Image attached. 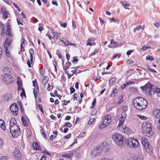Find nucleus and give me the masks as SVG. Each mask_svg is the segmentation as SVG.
I'll use <instances>...</instances> for the list:
<instances>
[{
	"mask_svg": "<svg viewBox=\"0 0 160 160\" xmlns=\"http://www.w3.org/2000/svg\"><path fill=\"white\" fill-rule=\"evenodd\" d=\"M132 103L134 107L139 110L146 108L148 105V101L141 97H138L133 100Z\"/></svg>",
	"mask_w": 160,
	"mask_h": 160,
	"instance_id": "obj_1",
	"label": "nucleus"
},
{
	"mask_svg": "<svg viewBox=\"0 0 160 160\" xmlns=\"http://www.w3.org/2000/svg\"><path fill=\"white\" fill-rule=\"evenodd\" d=\"M10 132L14 138H17L20 133V128L18 125L16 120L12 118L9 121Z\"/></svg>",
	"mask_w": 160,
	"mask_h": 160,
	"instance_id": "obj_2",
	"label": "nucleus"
},
{
	"mask_svg": "<svg viewBox=\"0 0 160 160\" xmlns=\"http://www.w3.org/2000/svg\"><path fill=\"white\" fill-rule=\"evenodd\" d=\"M151 127V123L148 121L145 122L142 124V132L144 134L148 137H150L152 135Z\"/></svg>",
	"mask_w": 160,
	"mask_h": 160,
	"instance_id": "obj_3",
	"label": "nucleus"
},
{
	"mask_svg": "<svg viewBox=\"0 0 160 160\" xmlns=\"http://www.w3.org/2000/svg\"><path fill=\"white\" fill-rule=\"evenodd\" d=\"M127 145L130 148H136L139 146V143L138 140L134 138H128L126 142Z\"/></svg>",
	"mask_w": 160,
	"mask_h": 160,
	"instance_id": "obj_4",
	"label": "nucleus"
},
{
	"mask_svg": "<svg viewBox=\"0 0 160 160\" xmlns=\"http://www.w3.org/2000/svg\"><path fill=\"white\" fill-rule=\"evenodd\" d=\"M112 138L116 143L120 147H122L124 143L123 137L120 134H115L113 135L112 136Z\"/></svg>",
	"mask_w": 160,
	"mask_h": 160,
	"instance_id": "obj_5",
	"label": "nucleus"
},
{
	"mask_svg": "<svg viewBox=\"0 0 160 160\" xmlns=\"http://www.w3.org/2000/svg\"><path fill=\"white\" fill-rule=\"evenodd\" d=\"M111 121V116L110 115L105 116L102 121L99 125V128L101 129L108 126L110 124Z\"/></svg>",
	"mask_w": 160,
	"mask_h": 160,
	"instance_id": "obj_6",
	"label": "nucleus"
},
{
	"mask_svg": "<svg viewBox=\"0 0 160 160\" xmlns=\"http://www.w3.org/2000/svg\"><path fill=\"white\" fill-rule=\"evenodd\" d=\"M141 141L146 151L149 153L151 152L152 148L149 145L147 139L145 138H142L141 139Z\"/></svg>",
	"mask_w": 160,
	"mask_h": 160,
	"instance_id": "obj_7",
	"label": "nucleus"
},
{
	"mask_svg": "<svg viewBox=\"0 0 160 160\" xmlns=\"http://www.w3.org/2000/svg\"><path fill=\"white\" fill-rule=\"evenodd\" d=\"M2 100L5 104H9L13 102L12 96L9 93H6L3 96Z\"/></svg>",
	"mask_w": 160,
	"mask_h": 160,
	"instance_id": "obj_8",
	"label": "nucleus"
},
{
	"mask_svg": "<svg viewBox=\"0 0 160 160\" xmlns=\"http://www.w3.org/2000/svg\"><path fill=\"white\" fill-rule=\"evenodd\" d=\"M2 79L7 84H10L12 82L11 76L9 74H3L1 77Z\"/></svg>",
	"mask_w": 160,
	"mask_h": 160,
	"instance_id": "obj_9",
	"label": "nucleus"
},
{
	"mask_svg": "<svg viewBox=\"0 0 160 160\" xmlns=\"http://www.w3.org/2000/svg\"><path fill=\"white\" fill-rule=\"evenodd\" d=\"M98 147L101 152L102 151L108 152L110 150V145L106 142L101 143Z\"/></svg>",
	"mask_w": 160,
	"mask_h": 160,
	"instance_id": "obj_10",
	"label": "nucleus"
},
{
	"mask_svg": "<svg viewBox=\"0 0 160 160\" xmlns=\"http://www.w3.org/2000/svg\"><path fill=\"white\" fill-rule=\"evenodd\" d=\"M10 109L14 115H18V107L16 103L12 104L10 107Z\"/></svg>",
	"mask_w": 160,
	"mask_h": 160,
	"instance_id": "obj_11",
	"label": "nucleus"
},
{
	"mask_svg": "<svg viewBox=\"0 0 160 160\" xmlns=\"http://www.w3.org/2000/svg\"><path fill=\"white\" fill-rule=\"evenodd\" d=\"M101 152V150L98 146L96 148H93L92 149L90 154L92 157H95L98 155Z\"/></svg>",
	"mask_w": 160,
	"mask_h": 160,
	"instance_id": "obj_12",
	"label": "nucleus"
},
{
	"mask_svg": "<svg viewBox=\"0 0 160 160\" xmlns=\"http://www.w3.org/2000/svg\"><path fill=\"white\" fill-rule=\"evenodd\" d=\"M12 41V39L9 38H6L4 43L5 49L6 50L7 49H8V47H9L11 45Z\"/></svg>",
	"mask_w": 160,
	"mask_h": 160,
	"instance_id": "obj_13",
	"label": "nucleus"
},
{
	"mask_svg": "<svg viewBox=\"0 0 160 160\" xmlns=\"http://www.w3.org/2000/svg\"><path fill=\"white\" fill-rule=\"evenodd\" d=\"M152 85L149 82H148L144 86L142 87V89L144 91H149L152 89Z\"/></svg>",
	"mask_w": 160,
	"mask_h": 160,
	"instance_id": "obj_14",
	"label": "nucleus"
},
{
	"mask_svg": "<svg viewBox=\"0 0 160 160\" xmlns=\"http://www.w3.org/2000/svg\"><path fill=\"white\" fill-rule=\"evenodd\" d=\"M120 131L124 132H127L129 130V128L128 127L124 125H123L120 127H118Z\"/></svg>",
	"mask_w": 160,
	"mask_h": 160,
	"instance_id": "obj_15",
	"label": "nucleus"
},
{
	"mask_svg": "<svg viewBox=\"0 0 160 160\" xmlns=\"http://www.w3.org/2000/svg\"><path fill=\"white\" fill-rule=\"evenodd\" d=\"M13 154L16 158H20L21 157V154L19 152V150L17 148H16L15 149Z\"/></svg>",
	"mask_w": 160,
	"mask_h": 160,
	"instance_id": "obj_16",
	"label": "nucleus"
},
{
	"mask_svg": "<svg viewBox=\"0 0 160 160\" xmlns=\"http://www.w3.org/2000/svg\"><path fill=\"white\" fill-rule=\"evenodd\" d=\"M1 9L2 12V17L4 19H6L8 17V13L6 11L5 9L4 8H2Z\"/></svg>",
	"mask_w": 160,
	"mask_h": 160,
	"instance_id": "obj_17",
	"label": "nucleus"
},
{
	"mask_svg": "<svg viewBox=\"0 0 160 160\" xmlns=\"http://www.w3.org/2000/svg\"><path fill=\"white\" fill-rule=\"evenodd\" d=\"M134 158L135 160H142L143 159V155L141 154H138L136 155Z\"/></svg>",
	"mask_w": 160,
	"mask_h": 160,
	"instance_id": "obj_18",
	"label": "nucleus"
},
{
	"mask_svg": "<svg viewBox=\"0 0 160 160\" xmlns=\"http://www.w3.org/2000/svg\"><path fill=\"white\" fill-rule=\"evenodd\" d=\"M32 146L33 148L36 150H40V148L38 143L36 142H34L32 143Z\"/></svg>",
	"mask_w": 160,
	"mask_h": 160,
	"instance_id": "obj_19",
	"label": "nucleus"
},
{
	"mask_svg": "<svg viewBox=\"0 0 160 160\" xmlns=\"http://www.w3.org/2000/svg\"><path fill=\"white\" fill-rule=\"evenodd\" d=\"M54 37V39L55 40H57L60 36L61 34L59 33H57L55 32L52 33Z\"/></svg>",
	"mask_w": 160,
	"mask_h": 160,
	"instance_id": "obj_20",
	"label": "nucleus"
},
{
	"mask_svg": "<svg viewBox=\"0 0 160 160\" xmlns=\"http://www.w3.org/2000/svg\"><path fill=\"white\" fill-rule=\"evenodd\" d=\"M0 127L3 130H5V123L4 121L2 120H0Z\"/></svg>",
	"mask_w": 160,
	"mask_h": 160,
	"instance_id": "obj_21",
	"label": "nucleus"
},
{
	"mask_svg": "<svg viewBox=\"0 0 160 160\" xmlns=\"http://www.w3.org/2000/svg\"><path fill=\"white\" fill-rule=\"evenodd\" d=\"M144 25L143 24V25H139L137 26L136 28H134V30L135 32L136 31L140 30H143L144 29Z\"/></svg>",
	"mask_w": 160,
	"mask_h": 160,
	"instance_id": "obj_22",
	"label": "nucleus"
},
{
	"mask_svg": "<svg viewBox=\"0 0 160 160\" xmlns=\"http://www.w3.org/2000/svg\"><path fill=\"white\" fill-rule=\"evenodd\" d=\"M71 63L70 62H68L66 63L65 65H63V68L64 70H67L70 66Z\"/></svg>",
	"mask_w": 160,
	"mask_h": 160,
	"instance_id": "obj_23",
	"label": "nucleus"
},
{
	"mask_svg": "<svg viewBox=\"0 0 160 160\" xmlns=\"http://www.w3.org/2000/svg\"><path fill=\"white\" fill-rule=\"evenodd\" d=\"M39 91V88L38 86H37L36 88H35L33 90V93L34 94V97L36 98L37 96V94L38 93Z\"/></svg>",
	"mask_w": 160,
	"mask_h": 160,
	"instance_id": "obj_24",
	"label": "nucleus"
},
{
	"mask_svg": "<svg viewBox=\"0 0 160 160\" xmlns=\"http://www.w3.org/2000/svg\"><path fill=\"white\" fill-rule=\"evenodd\" d=\"M73 152H71L69 153H67L66 154L62 155V156L63 157H65L67 158H70L72 157L73 156Z\"/></svg>",
	"mask_w": 160,
	"mask_h": 160,
	"instance_id": "obj_25",
	"label": "nucleus"
},
{
	"mask_svg": "<svg viewBox=\"0 0 160 160\" xmlns=\"http://www.w3.org/2000/svg\"><path fill=\"white\" fill-rule=\"evenodd\" d=\"M5 51L6 56L9 58L12 59V57L9 52V51L8 50V49H7V50L5 49Z\"/></svg>",
	"mask_w": 160,
	"mask_h": 160,
	"instance_id": "obj_26",
	"label": "nucleus"
},
{
	"mask_svg": "<svg viewBox=\"0 0 160 160\" xmlns=\"http://www.w3.org/2000/svg\"><path fill=\"white\" fill-rule=\"evenodd\" d=\"M125 118H123L122 117H120L119 118V122L118 126V127H120L122 125V124L124 122V121L125 120Z\"/></svg>",
	"mask_w": 160,
	"mask_h": 160,
	"instance_id": "obj_27",
	"label": "nucleus"
},
{
	"mask_svg": "<svg viewBox=\"0 0 160 160\" xmlns=\"http://www.w3.org/2000/svg\"><path fill=\"white\" fill-rule=\"evenodd\" d=\"M49 78L48 77L46 76L44 77L42 80V83L43 84L45 85L47 83L48 81V80Z\"/></svg>",
	"mask_w": 160,
	"mask_h": 160,
	"instance_id": "obj_28",
	"label": "nucleus"
},
{
	"mask_svg": "<svg viewBox=\"0 0 160 160\" xmlns=\"http://www.w3.org/2000/svg\"><path fill=\"white\" fill-rule=\"evenodd\" d=\"M117 92V90L116 88H113L112 89V92L110 96L111 97H113L115 96L114 93H116Z\"/></svg>",
	"mask_w": 160,
	"mask_h": 160,
	"instance_id": "obj_29",
	"label": "nucleus"
},
{
	"mask_svg": "<svg viewBox=\"0 0 160 160\" xmlns=\"http://www.w3.org/2000/svg\"><path fill=\"white\" fill-rule=\"evenodd\" d=\"M0 28L1 29V32L2 35H3L5 33L4 27L2 24H0Z\"/></svg>",
	"mask_w": 160,
	"mask_h": 160,
	"instance_id": "obj_30",
	"label": "nucleus"
},
{
	"mask_svg": "<svg viewBox=\"0 0 160 160\" xmlns=\"http://www.w3.org/2000/svg\"><path fill=\"white\" fill-rule=\"evenodd\" d=\"M116 81V79L115 78H111L109 81V84L112 85L115 83Z\"/></svg>",
	"mask_w": 160,
	"mask_h": 160,
	"instance_id": "obj_31",
	"label": "nucleus"
},
{
	"mask_svg": "<svg viewBox=\"0 0 160 160\" xmlns=\"http://www.w3.org/2000/svg\"><path fill=\"white\" fill-rule=\"evenodd\" d=\"M20 95L22 97H26V95L24 89H22V90L21 91Z\"/></svg>",
	"mask_w": 160,
	"mask_h": 160,
	"instance_id": "obj_32",
	"label": "nucleus"
},
{
	"mask_svg": "<svg viewBox=\"0 0 160 160\" xmlns=\"http://www.w3.org/2000/svg\"><path fill=\"white\" fill-rule=\"evenodd\" d=\"M17 84L18 86H22V83L21 81L19 79V78H17Z\"/></svg>",
	"mask_w": 160,
	"mask_h": 160,
	"instance_id": "obj_33",
	"label": "nucleus"
},
{
	"mask_svg": "<svg viewBox=\"0 0 160 160\" xmlns=\"http://www.w3.org/2000/svg\"><path fill=\"white\" fill-rule=\"evenodd\" d=\"M59 23L61 26H62V27L66 28L67 27V23L66 22L64 23H63L61 21H60Z\"/></svg>",
	"mask_w": 160,
	"mask_h": 160,
	"instance_id": "obj_34",
	"label": "nucleus"
},
{
	"mask_svg": "<svg viewBox=\"0 0 160 160\" xmlns=\"http://www.w3.org/2000/svg\"><path fill=\"white\" fill-rule=\"evenodd\" d=\"M4 142L3 140L0 138V149L2 148L3 147Z\"/></svg>",
	"mask_w": 160,
	"mask_h": 160,
	"instance_id": "obj_35",
	"label": "nucleus"
},
{
	"mask_svg": "<svg viewBox=\"0 0 160 160\" xmlns=\"http://www.w3.org/2000/svg\"><path fill=\"white\" fill-rule=\"evenodd\" d=\"M123 118H126V115L125 112H122L121 114V117Z\"/></svg>",
	"mask_w": 160,
	"mask_h": 160,
	"instance_id": "obj_36",
	"label": "nucleus"
},
{
	"mask_svg": "<svg viewBox=\"0 0 160 160\" xmlns=\"http://www.w3.org/2000/svg\"><path fill=\"white\" fill-rule=\"evenodd\" d=\"M64 126L71 127L72 126V124L70 122H67L64 124Z\"/></svg>",
	"mask_w": 160,
	"mask_h": 160,
	"instance_id": "obj_37",
	"label": "nucleus"
},
{
	"mask_svg": "<svg viewBox=\"0 0 160 160\" xmlns=\"http://www.w3.org/2000/svg\"><path fill=\"white\" fill-rule=\"evenodd\" d=\"M146 59L147 60H152L153 59V57L151 56H149L148 55L146 57Z\"/></svg>",
	"mask_w": 160,
	"mask_h": 160,
	"instance_id": "obj_38",
	"label": "nucleus"
},
{
	"mask_svg": "<svg viewBox=\"0 0 160 160\" xmlns=\"http://www.w3.org/2000/svg\"><path fill=\"white\" fill-rule=\"evenodd\" d=\"M6 33V35H9V36H12L11 35V30L10 29H7Z\"/></svg>",
	"mask_w": 160,
	"mask_h": 160,
	"instance_id": "obj_39",
	"label": "nucleus"
},
{
	"mask_svg": "<svg viewBox=\"0 0 160 160\" xmlns=\"http://www.w3.org/2000/svg\"><path fill=\"white\" fill-rule=\"evenodd\" d=\"M38 108L40 110V111L42 112L43 113V111L42 108V107L41 105L39 104L38 106Z\"/></svg>",
	"mask_w": 160,
	"mask_h": 160,
	"instance_id": "obj_40",
	"label": "nucleus"
},
{
	"mask_svg": "<svg viewBox=\"0 0 160 160\" xmlns=\"http://www.w3.org/2000/svg\"><path fill=\"white\" fill-rule=\"evenodd\" d=\"M138 117L141 119L142 120H146L147 118L144 116L138 115Z\"/></svg>",
	"mask_w": 160,
	"mask_h": 160,
	"instance_id": "obj_41",
	"label": "nucleus"
},
{
	"mask_svg": "<svg viewBox=\"0 0 160 160\" xmlns=\"http://www.w3.org/2000/svg\"><path fill=\"white\" fill-rule=\"evenodd\" d=\"M21 121L23 125L26 126L27 125V124H26L25 122V121L24 117H22L21 118Z\"/></svg>",
	"mask_w": 160,
	"mask_h": 160,
	"instance_id": "obj_42",
	"label": "nucleus"
},
{
	"mask_svg": "<svg viewBox=\"0 0 160 160\" xmlns=\"http://www.w3.org/2000/svg\"><path fill=\"white\" fill-rule=\"evenodd\" d=\"M8 158V157L7 156H2L0 158L1 160H7Z\"/></svg>",
	"mask_w": 160,
	"mask_h": 160,
	"instance_id": "obj_43",
	"label": "nucleus"
},
{
	"mask_svg": "<svg viewBox=\"0 0 160 160\" xmlns=\"http://www.w3.org/2000/svg\"><path fill=\"white\" fill-rule=\"evenodd\" d=\"M90 41H91L90 39H88L87 40V45H86L87 46L89 45V46H92V44L90 42Z\"/></svg>",
	"mask_w": 160,
	"mask_h": 160,
	"instance_id": "obj_44",
	"label": "nucleus"
},
{
	"mask_svg": "<svg viewBox=\"0 0 160 160\" xmlns=\"http://www.w3.org/2000/svg\"><path fill=\"white\" fill-rule=\"evenodd\" d=\"M94 118L91 119L88 122V124L89 125H91L94 122Z\"/></svg>",
	"mask_w": 160,
	"mask_h": 160,
	"instance_id": "obj_45",
	"label": "nucleus"
},
{
	"mask_svg": "<svg viewBox=\"0 0 160 160\" xmlns=\"http://www.w3.org/2000/svg\"><path fill=\"white\" fill-rule=\"evenodd\" d=\"M3 1L4 2H5L7 4L10 5L12 4V2L11 1H10L9 0H3Z\"/></svg>",
	"mask_w": 160,
	"mask_h": 160,
	"instance_id": "obj_46",
	"label": "nucleus"
},
{
	"mask_svg": "<svg viewBox=\"0 0 160 160\" xmlns=\"http://www.w3.org/2000/svg\"><path fill=\"white\" fill-rule=\"evenodd\" d=\"M154 25L157 27H159L160 25V21L156 22L154 23Z\"/></svg>",
	"mask_w": 160,
	"mask_h": 160,
	"instance_id": "obj_47",
	"label": "nucleus"
},
{
	"mask_svg": "<svg viewBox=\"0 0 160 160\" xmlns=\"http://www.w3.org/2000/svg\"><path fill=\"white\" fill-rule=\"evenodd\" d=\"M21 18H17V21L18 24L19 25L20 24H21V25H23L22 23L21 22Z\"/></svg>",
	"mask_w": 160,
	"mask_h": 160,
	"instance_id": "obj_48",
	"label": "nucleus"
},
{
	"mask_svg": "<svg viewBox=\"0 0 160 160\" xmlns=\"http://www.w3.org/2000/svg\"><path fill=\"white\" fill-rule=\"evenodd\" d=\"M96 99H94L93 100V102H92V107L91 108H93L94 106L95 103H96Z\"/></svg>",
	"mask_w": 160,
	"mask_h": 160,
	"instance_id": "obj_49",
	"label": "nucleus"
},
{
	"mask_svg": "<svg viewBox=\"0 0 160 160\" xmlns=\"http://www.w3.org/2000/svg\"><path fill=\"white\" fill-rule=\"evenodd\" d=\"M34 50L32 49H30L29 50V52L30 55H33L34 54Z\"/></svg>",
	"mask_w": 160,
	"mask_h": 160,
	"instance_id": "obj_50",
	"label": "nucleus"
},
{
	"mask_svg": "<svg viewBox=\"0 0 160 160\" xmlns=\"http://www.w3.org/2000/svg\"><path fill=\"white\" fill-rule=\"evenodd\" d=\"M134 62L131 59H128L127 60V63L128 64H130L131 63H133Z\"/></svg>",
	"mask_w": 160,
	"mask_h": 160,
	"instance_id": "obj_51",
	"label": "nucleus"
},
{
	"mask_svg": "<svg viewBox=\"0 0 160 160\" xmlns=\"http://www.w3.org/2000/svg\"><path fill=\"white\" fill-rule=\"evenodd\" d=\"M121 3H122V6H123V7H125V6H127V7H128L129 6V4L127 3H123L121 1Z\"/></svg>",
	"mask_w": 160,
	"mask_h": 160,
	"instance_id": "obj_52",
	"label": "nucleus"
},
{
	"mask_svg": "<svg viewBox=\"0 0 160 160\" xmlns=\"http://www.w3.org/2000/svg\"><path fill=\"white\" fill-rule=\"evenodd\" d=\"M150 48V47H146L145 46H143L141 48V50L144 51V50H145L147 49L148 48Z\"/></svg>",
	"mask_w": 160,
	"mask_h": 160,
	"instance_id": "obj_53",
	"label": "nucleus"
},
{
	"mask_svg": "<svg viewBox=\"0 0 160 160\" xmlns=\"http://www.w3.org/2000/svg\"><path fill=\"white\" fill-rule=\"evenodd\" d=\"M78 59L76 58L75 57H73V60L72 61V62L73 63L77 62H78Z\"/></svg>",
	"mask_w": 160,
	"mask_h": 160,
	"instance_id": "obj_54",
	"label": "nucleus"
},
{
	"mask_svg": "<svg viewBox=\"0 0 160 160\" xmlns=\"http://www.w3.org/2000/svg\"><path fill=\"white\" fill-rule=\"evenodd\" d=\"M33 86H36L38 83L36 80H35L32 81Z\"/></svg>",
	"mask_w": 160,
	"mask_h": 160,
	"instance_id": "obj_55",
	"label": "nucleus"
},
{
	"mask_svg": "<svg viewBox=\"0 0 160 160\" xmlns=\"http://www.w3.org/2000/svg\"><path fill=\"white\" fill-rule=\"evenodd\" d=\"M71 133L67 135L64 136V138L65 139H68L71 136Z\"/></svg>",
	"mask_w": 160,
	"mask_h": 160,
	"instance_id": "obj_56",
	"label": "nucleus"
},
{
	"mask_svg": "<svg viewBox=\"0 0 160 160\" xmlns=\"http://www.w3.org/2000/svg\"><path fill=\"white\" fill-rule=\"evenodd\" d=\"M147 69L148 70L152 72H156V71L155 70L151 69L149 67H147Z\"/></svg>",
	"mask_w": 160,
	"mask_h": 160,
	"instance_id": "obj_57",
	"label": "nucleus"
},
{
	"mask_svg": "<svg viewBox=\"0 0 160 160\" xmlns=\"http://www.w3.org/2000/svg\"><path fill=\"white\" fill-rule=\"evenodd\" d=\"M64 43L65 46H67L69 45L70 44V42L68 41H65Z\"/></svg>",
	"mask_w": 160,
	"mask_h": 160,
	"instance_id": "obj_58",
	"label": "nucleus"
},
{
	"mask_svg": "<svg viewBox=\"0 0 160 160\" xmlns=\"http://www.w3.org/2000/svg\"><path fill=\"white\" fill-rule=\"evenodd\" d=\"M128 86V84H127V82L123 84L121 87V88L122 89H123L124 88H125L126 87Z\"/></svg>",
	"mask_w": 160,
	"mask_h": 160,
	"instance_id": "obj_59",
	"label": "nucleus"
},
{
	"mask_svg": "<svg viewBox=\"0 0 160 160\" xmlns=\"http://www.w3.org/2000/svg\"><path fill=\"white\" fill-rule=\"evenodd\" d=\"M27 64L29 68H31V61H30L29 60H28L27 62Z\"/></svg>",
	"mask_w": 160,
	"mask_h": 160,
	"instance_id": "obj_60",
	"label": "nucleus"
},
{
	"mask_svg": "<svg viewBox=\"0 0 160 160\" xmlns=\"http://www.w3.org/2000/svg\"><path fill=\"white\" fill-rule=\"evenodd\" d=\"M56 138L55 136L51 135L50 137V140H52L53 138Z\"/></svg>",
	"mask_w": 160,
	"mask_h": 160,
	"instance_id": "obj_61",
	"label": "nucleus"
},
{
	"mask_svg": "<svg viewBox=\"0 0 160 160\" xmlns=\"http://www.w3.org/2000/svg\"><path fill=\"white\" fill-rule=\"evenodd\" d=\"M118 55V54H116L114 55V56L112 57L111 58L112 60H113Z\"/></svg>",
	"mask_w": 160,
	"mask_h": 160,
	"instance_id": "obj_62",
	"label": "nucleus"
},
{
	"mask_svg": "<svg viewBox=\"0 0 160 160\" xmlns=\"http://www.w3.org/2000/svg\"><path fill=\"white\" fill-rule=\"evenodd\" d=\"M72 27L73 28V29H74L76 28V25L75 23H74V22L72 21Z\"/></svg>",
	"mask_w": 160,
	"mask_h": 160,
	"instance_id": "obj_63",
	"label": "nucleus"
},
{
	"mask_svg": "<svg viewBox=\"0 0 160 160\" xmlns=\"http://www.w3.org/2000/svg\"><path fill=\"white\" fill-rule=\"evenodd\" d=\"M70 89V92H71V93H73L75 91V89L73 88H71Z\"/></svg>",
	"mask_w": 160,
	"mask_h": 160,
	"instance_id": "obj_64",
	"label": "nucleus"
}]
</instances>
